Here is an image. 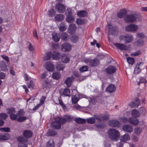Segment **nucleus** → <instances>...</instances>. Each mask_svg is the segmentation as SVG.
Wrapping results in <instances>:
<instances>
[{
	"label": "nucleus",
	"instance_id": "1",
	"mask_svg": "<svg viewBox=\"0 0 147 147\" xmlns=\"http://www.w3.org/2000/svg\"><path fill=\"white\" fill-rule=\"evenodd\" d=\"M55 119V121L51 123V127L55 129H59L60 128L61 124H63L67 122H70L73 120L74 118L71 116L66 115L63 118L57 117Z\"/></svg>",
	"mask_w": 147,
	"mask_h": 147
},
{
	"label": "nucleus",
	"instance_id": "2",
	"mask_svg": "<svg viewBox=\"0 0 147 147\" xmlns=\"http://www.w3.org/2000/svg\"><path fill=\"white\" fill-rule=\"evenodd\" d=\"M108 135L110 139L114 141H117L120 136L119 131L115 129H111L108 131Z\"/></svg>",
	"mask_w": 147,
	"mask_h": 147
},
{
	"label": "nucleus",
	"instance_id": "3",
	"mask_svg": "<svg viewBox=\"0 0 147 147\" xmlns=\"http://www.w3.org/2000/svg\"><path fill=\"white\" fill-rule=\"evenodd\" d=\"M142 18L141 16L136 14L130 15L125 17L124 20L127 23L133 22L137 20H139Z\"/></svg>",
	"mask_w": 147,
	"mask_h": 147
},
{
	"label": "nucleus",
	"instance_id": "4",
	"mask_svg": "<svg viewBox=\"0 0 147 147\" xmlns=\"http://www.w3.org/2000/svg\"><path fill=\"white\" fill-rule=\"evenodd\" d=\"M85 62L91 67L96 66L99 63V61L96 59H86L85 60Z\"/></svg>",
	"mask_w": 147,
	"mask_h": 147
},
{
	"label": "nucleus",
	"instance_id": "5",
	"mask_svg": "<svg viewBox=\"0 0 147 147\" xmlns=\"http://www.w3.org/2000/svg\"><path fill=\"white\" fill-rule=\"evenodd\" d=\"M108 34L111 36H114L117 33V30L115 27L113 26L111 24H108Z\"/></svg>",
	"mask_w": 147,
	"mask_h": 147
},
{
	"label": "nucleus",
	"instance_id": "6",
	"mask_svg": "<svg viewBox=\"0 0 147 147\" xmlns=\"http://www.w3.org/2000/svg\"><path fill=\"white\" fill-rule=\"evenodd\" d=\"M138 28V26L135 24H129L125 28V30L127 32H136Z\"/></svg>",
	"mask_w": 147,
	"mask_h": 147
},
{
	"label": "nucleus",
	"instance_id": "7",
	"mask_svg": "<svg viewBox=\"0 0 147 147\" xmlns=\"http://www.w3.org/2000/svg\"><path fill=\"white\" fill-rule=\"evenodd\" d=\"M18 117L17 121L19 122H22L27 119V117L25 116H22L24 115V113L23 111L20 110L17 113Z\"/></svg>",
	"mask_w": 147,
	"mask_h": 147
},
{
	"label": "nucleus",
	"instance_id": "8",
	"mask_svg": "<svg viewBox=\"0 0 147 147\" xmlns=\"http://www.w3.org/2000/svg\"><path fill=\"white\" fill-rule=\"evenodd\" d=\"M72 47V46L70 44L65 42L62 45L61 49L63 52H69L71 50Z\"/></svg>",
	"mask_w": 147,
	"mask_h": 147
},
{
	"label": "nucleus",
	"instance_id": "9",
	"mask_svg": "<svg viewBox=\"0 0 147 147\" xmlns=\"http://www.w3.org/2000/svg\"><path fill=\"white\" fill-rule=\"evenodd\" d=\"M55 8L59 12L63 13L65 11L66 7L63 4L58 3L56 4Z\"/></svg>",
	"mask_w": 147,
	"mask_h": 147
},
{
	"label": "nucleus",
	"instance_id": "10",
	"mask_svg": "<svg viewBox=\"0 0 147 147\" xmlns=\"http://www.w3.org/2000/svg\"><path fill=\"white\" fill-rule=\"evenodd\" d=\"M144 63L142 62H139L136 65L134 69L135 73L138 74L141 70L144 68Z\"/></svg>",
	"mask_w": 147,
	"mask_h": 147
},
{
	"label": "nucleus",
	"instance_id": "11",
	"mask_svg": "<svg viewBox=\"0 0 147 147\" xmlns=\"http://www.w3.org/2000/svg\"><path fill=\"white\" fill-rule=\"evenodd\" d=\"M45 67L47 70L49 71L52 72L55 69L54 65L52 63L49 61L46 63Z\"/></svg>",
	"mask_w": 147,
	"mask_h": 147
},
{
	"label": "nucleus",
	"instance_id": "12",
	"mask_svg": "<svg viewBox=\"0 0 147 147\" xmlns=\"http://www.w3.org/2000/svg\"><path fill=\"white\" fill-rule=\"evenodd\" d=\"M116 71L115 67L113 66H109L106 69V71L107 74H112L115 73Z\"/></svg>",
	"mask_w": 147,
	"mask_h": 147
},
{
	"label": "nucleus",
	"instance_id": "13",
	"mask_svg": "<svg viewBox=\"0 0 147 147\" xmlns=\"http://www.w3.org/2000/svg\"><path fill=\"white\" fill-rule=\"evenodd\" d=\"M122 129L124 131L128 133H131L133 130L132 127L129 125H123V126Z\"/></svg>",
	"mask_w": 147,
	"mask_h": 147
},
{
	"label": "nucleus",
	"instance_id": "14",
	"mask_svg": "<svg viewBox=\"0 0 147 147\" xmlns=\"http://www.w3.org/2000/svg\"><path fill=\"white\" fill-rule=\"evenodd\" d=\"M116 88L114 85L111 84L106 88V90L108 93H111L115 91Z\"/></svg>",
	"mask_w": 147,
	"mask_h": 147
},
{
	"label": "nucleus",
	"instance_id": "15",
	"mask_svg": "<svg viewBox=\"0 0 147 147\" xmlns=\"http://www.w3.org/2000/svg\"><path fill=\"white\" fill-rule=\"evenodd\" d=\"M109 124L113 127H119L120 122L116 120H112L109 122Z\"/></svg>",
	"mask_w": 147,
	"mask_h": 147
},
{
	"label": "nucleus",
	"instance_id": "16",
	"mask_svg": "<svg viewBox=\"0 0 147 147\" xmlns=\"http://www.w3.org/2000/svg\"><path fill=\"white\" fill-rule=\"evenodd\" d=\"M115 46L118 49L121 50H127V47L122 44L119 43H114Z\"/></svg>",
	"mask_w": 147,
	"mask_h": 147
},
{
	"label": "nucleus",
	"instance_id": "17",
	"mask_svg": "<svg viewBox=\"0 0 147 147\" xmlns=\"http://www.w3.org/2000/svg\"><path fill=\"white\" fill-rule=\"evenodd\" d=\"M74 78L73 76L68 77L65 80V83L67 87H70L71 85L72 82Z\"/></svg>",
	"mask_w": 147,
	"mask_h": 147
},
{
	"label": "nucleus",
	"instance_id": "18",
	"mask_svg": "<svg viewBox=\"0 0 147 147\" xmlns=\"http://www.w3.org/2000/svg\"><path fill=\"white\" fill-rule=\"evenodd\" d=\"M61 60L63 63H67L69 61L70 59L67 54H63L61 56Z\"/></svg>",
	"mask_w": 147,
	"mask_h": 147
},
{
	"label": "nucleus",
	"instance_id": "19",
	"mask_svg": "<svg viewBox=\"0 0 147 147\" xmlns=\"http://www.w3.org/2000/svg\"><path fill=\"white\" fill-rule=\"evenodd\" d=\"M139 105L140 102L137 99H136L134 102H131L129 104V106L132 108L138 107Z\"/></svg>",
	"mask_w": 147,
	"mask_h": 147
},
{
	"label": "nucleus",
	"instance_id": "20",
	"mask_svg": "<svg viewBox=\"0 0 147 147\" xmlns=\"http://www.w3.org/2000/svg\"><path fill=\"white\" fill-rule=\"evenodd\" d=\"M76 26L75 24H72L69 25L68 28V32L71 34L74 33L75 31Z\"/></svg>",
	"mask_w": 147,
	"mask_h": 147
},
{
	"label": "nucleus",
	"instance_id": "21",
	"mask_svg": "<svg viewBox=\"0 0 147 147\" xmlns=\"http://www.w3.org/2000/svg\"><path fill=\"white\" fill-rule=\"evenodd\" d=\"M133 37H120L119 40L122 41V42L128 43L133 40Z\"/></svg>",
	"mask_w": 147,
	"mask_h": 147
},
{
	"label": "nucleus",
	"instance_id": "22",
	"mask_svg": "<svg viewBox=\"0 0 147 147\" xmlns=\"http://www.w3.org/2000/svg\"><path fill=\"white\" fill-rule=\"evenodd\" d=\"M32 133L31 131L29 130H25L23 131V135L25 137L28 139L30 138L32 136Z\"/></svg>",
	"mask_w": 147,
	"mask_h": 147
},
{
	"label": "nucleus",
	"instance_id": "23",
	"mask_svg": "<svg viewBox=\"0 0 147 147\" xmlns=\"http://www.w3.org/2000/svg\"><path fill=\"white\" fill-rule=\"evenodd\" d=\"M129 123L131 124L134 125H137L138 123V121L136 118L131 117L129 118Z\"/></svg>",
	"mask_w": 147,
	"mask_h": 147
},
{
	"label": "nucleus",
	"instance_id": "24",
	"mask_svg": "<svg viewBox=\"0 0 147 147\" xmlns=\"http://www.w3.org/2000/svg\"><path fill=\"white\" fill-rule=\"evenodd\" d=\"M130 139V137L129 134H127L121 136L120 140L121 142H125L129 140Z\"/></svg>",
	"mask_w": 147,
	"mask_h": 147
},
{
	"label": "nucleus",
	"instance_id": "25",
	"mask_svg": "<svg viewBox=\"0 0 147 147\" xmlns=\"http://www.w3.org/2000/svg\"><path fill=\"white\" fill-rule=\"evenodd\" d=\"M10 138V136L7 133H5L2 134L0 135V140L1 141L8 140Z\"/></svg>",
	"mask_w": 147,
	"mask_h": 147
},
{
	"label": "nucleus",
	"instance_id": "26",
	"mask_svg": "<svg viewBox=\"0 0 147 147\" xmlns=\"http://www.w3.org/2000/svg\"><path fill=\"white\" fill-rule=\"evenodd\" d=\"M65 16L64 15L58 14H57L55 16V20L59 22L62 21L64 18Z\"/></svg>",
	"mask_w": 147,
	"mask_h": 147
},
{
	"label": "nucleus",
	"instance_id": "27",
	"mask_svg": "<svg viewBox=\"0 0 147 147\" xmlns=\"http://www.w3.org/2000/svg\"><path fill=\"white\" fill-rule=\"evenodd\" d=\"M0 69L2 71H5L7 70V67L3 61L0 62Z\"/></svg>",
	"mask_w": 147,
	"mask_h": 147
},
{
	"label": "nucleus",
	"instance_id": "28",
	"mask_svg": "<svg viewBox=\"0 0 147 147\" xmlns=\"http://www.w3.org/2000/svg\"><path fill=\"white\" fill-rule=\"evenodd\" d=\"M127 13L126 10L125 9H122L119 11L117 13V16L119 18H121Z\"/></svg>",
	"mask_w": 147,
	"mask_h": 147
},
{
	"label": "nucleus",
	"instance_id": "29",
	"mask_svg": "<svg viewBox=\"0 0 147 147\" xmlns=\"http://www.w3.org/2000/svg\"><path fill=\"white\" fill-rule=\"evenodd\" d=\"M66 28L65 23L64 22H61L59 25V29L60 31H64L66 30Z\"/></svg>",
	"mask_w": 147,
	"mask_h": 147
},
{
	"label": "nucleus",
	"instance_id": "30",
	"mask_svg": "<svg viewBox=\"0 0 147 147\" xmlns=\"http://www.w3.org/2000/svg\"><path fill=\"white\" fill-rule=\"evenodd\" d=\"M52 76L53 79L58 80L60 78L61 75L60 73L55 72L53 73Z\"/></svg>",
	"mask_w": 147,
	"mask_h": 147
},
{
	"label": "nucleus",
	"instance_id": "31",
	"mask_svg": "<svg viewBox=\"0 0 147 147\" xmlns=\"http://www.w3.org/2000/svg\"><path fill=\"white\" fill-rule=\"evenodd\" d=\"M131 114L133 117L136 118L139 116L140 113L136 109H134L131 111Z\"/></svg>",
	"mask_w": 147,
	"mask_h": 147
},
{
	"label": "nucleus",
	"instance_id": "32",
	"mask_svg": "<svg viewBox=\"0 0 147 147\" xmlns=\"http://www.w3.org/2000/svg\"><path fill=\"white\" fill-rule=\"evenodd\" d=\"M87 12L85 11H80L78 12L77 15L80 17H85L87 16Z\"/></svg>",
	"mask_w": 147,
	"mask_h": 147
},
{
	"label": "nucleus",
	"instance_id": "33",
	"mask_svg": "<svg viewBox=\"0 0 147 147\" xmlns=\"http://www.w3.org/2000/svg\"><path fill=\"white\" fill-rule=\"evenodd\" d=\"M66 20L68 23H71L74 21L75 18L72 15L67 16Z\"/></svg>",
	"mask_w": 147,
	"mask_h": 147
},
{
	"label": "nucleus",
	"instance_id": "34",
	"mask_svg": "<svg viewBox=\"0 0 147 147\" xmlns=\"http://www.w3.org/2000/svg\"><path fill=\"white\" fill-rule=\"evenodd\" d=\"M74 120L76 123H84L86 122L85 119L80 118H75Z\"/></svg>",
	"mask_w": 147,
	"mask_h": 147
},
{
	"label": "nucleus",
	"instance_id": "35",
	"mask_svg": "<svg viewBox=\"0 0 147 147\" xmlns=\"http://www.w3.org/2000/svg\"><path fill=\"white\" fill-rule=\"evenodd\" d=\"M60 58V55L58 52H54L52 56V59L54 60H58Z\"/></svg>",
	"mask_w": 147,
	"mask_h": 147
},
{
	"label": "nucleus",
	"instance_id": "36",
	"mask_svg": "<svg viewBox=\"0 0 147 147\" xmlns=\"http://www.w3.org/2000/svg\"><path fill=\"white\" fill-rule=\"evenodd\" d=\"M17 140L20 142H26L28 141V139L26 138H24L22 136H20L18 137Z\"/></svg>",
	"mask_w": 147,
	"mask_h": 147
},
{
	"label": "nucleus",
	"instance_id": "37",
	"mask_svg": "<svg viewBox=\"0 0 147 147\" xmlns=\"http://www.w3.org/2000/svg\"><path fill=\"white\" fill-rule=\"evenodd\" d=\"M70 90L67 88H65L63 90V94L65 96H70Z\"/></svg>",
	"mask_w": 147,
	"mask_h": 147
},
{
	"label": "nucleus",
	"instance_id": "38",
	"mask_svg": "<svg viewBox=\"0 0 147 147\" xmlns=\"http://www.w3.org/2000/svg\"><path fill=\"white\" fill-rule=\"evenodd\" d=\"M139 39H137V41L135 42L136 44L138 46H140L144 44L143 40L140 37H138Z\"/></svg>",
	"mask_w": 147,
	"mask_h": 147
},
{
	"label": "nucleus",
	"instance_id": "39",
	"mask_svg": "<svg viewBox=\"0 0 147 147\" xmlns=\"http://www.w3.org/2000/svg\"><path fill=\"white\" fill-rule=\"evenodd\" d=\"M56 13V11L53 9H49L48 11V14L49 16L53 17Z\"/></svg>",
	"mask_w": 147,
	"mask_h": 147
},
{
	"label": "nucleus",
	"instance_id": "40",
	"mask_svg": "<svg viewBox=\"0 0 147 147\" xmlns=\"http://www.w3.org/2000/svg\"><path fill=\"white\" fill-rule=\"evenodd\" d=\"M76 22L78 25H82L85 23V21L84 19L79 18L77 19Z\"/></svg>",
	"mask_w": 147,
	"mask_h": 147
},
{
	"label": "nucleus",
	"instance_id": "41",
	"mask_svg": "<svg viewBox=\"0 0 147 147\" xmlns=\"http://www.w3.org/2000/svg\"><path fill=\"white\" fill-rule=\"evenodd\" d=\"M7 113L10 115V116L13 113H16L15 109L13 108H11L7 109Z\"/></svg>",
	"mask_w": 147,
	"mask_h": 147
},
{
	"label": "nucleus",
	"instance_id": "42",
	"mask_svg": "<svg viewBox=\"0 0 147 147\" xmlns=\"http://www.w3.org/2000/svg\"><path fill=\"white\" fill-rule=\"evenodd\" d=\"M51 53L50 52L47 53L43 57V59L45 60H47L50 59L51 58Z\"/></svg>",
	"mask_w": 147,
	"mask_h": 147
},
{
	"label": "nucleus",
	"instance_id": "43",
	"mask_svg": "<svg viewBox=\"0 0 147 147\" xmlns=\"http://www.w3.org/2000/svg\"><path fill=\"white\" fill-rule=\"evenodd\" d=\"M79 100V98L77 96L73 95L72 96L71 100L73 103L75 104L77 103Z\"/></svg>",
	"mask_w": 147,
	"mask_h": 147
},
{
	"label": "nucleus",
	"instance_id": "44",
	"mask_svg": "<svg viewBox=\"0 0 147 147\" xmlns=\"http://www.w3.org/2000/svg\"><path fill=\"white\" fill-rule=\"evenodd\" d=\"M65 67V65L63 64H57L56 66V68L58 71H63Z\"/></svg>",
	"mask_w": 147,
	"mask_h": 147
},
{
	"label": "nucleus",
	"instance_id": "45",
	"mask_svg": "<svg viewBox=\"0 0 147 147\" xmlns=\"http://www.w3.org/2000/svg\"><path fill=\"white\" fill-rule=\"evenodd\" d=\"M57 134V132L54 130H49L47 132V134L49 136H55Z\"/></svg>",
	"mask_w": 147,
	"mask_h": 147
},
{
	"label": "nucleus",
	"instance_id": "46",
	"mask_svg": "<svg viewBox=\"0 0 147 147\" xmlns=\"http://www.w3.org/2000/svg\"><path fill=\"white\" fill-rule=\"evenodd\" d=\"M47 147H54V141L52 139H50L47 143Z\"/></svg>",
	"mask_w": 147,
	"mask_h": 147
},
{
	"label": "nucleus",
	"instance_id": "47",
	"mask_svg": "<svg viewBox=\"0 0 147 147\" xmlns=\"http://www.w3.org/2000/svg\"><path fill=\"white\" fill-rule=\"evenodd\" d=\"M73 11L72 9L70 8H69L67 9L65 13V15L67 16L72 15Z\"/></svg>",
	"mask_w": 147,
	"mask_h": 147
},
{
	"label": "nucleus",
	"instance_id": "48",
	"mask_svg": "<svg viewBox=\"0 0 147 147\" xmlns=\"http://www.w3.org/2000/svg\"><path fill=\"white\" fill-rule=\"evenodd\" d=\"M88 123L90 124H93L95 122V119L94 117H90L87 119Z\"/></svg>",
	"mask_w": 147,
	"mask_h": 147
},
{
	"label": "nucleus",
	"instance_id": "49",
	"mask_svg": "<svg viewBox=\"0 0 147 147\" xmlns=\"http://www.w3.org/2000/svg\"><path fill=\"white\" fill-rule=\"evenodd\" d=\"M142 131V129L139 127H136L134 129L135 133L138 135H140Z\"/></svg>",
	"mask_w": 147,
	"mask_h": 147
},
{
	"label": "nucleus",
	"instance_id": "50",
	"mask_svg": "<svg viewBox=\"0 0 147 147\" xmlns=\"http://www.w3.org/2000/svg\"><path fill=\"white\" fill-rule=\"evenodd\" d=\"M88 69V67L87 65L83 66L80 69V70L81 72L87 71Z\"/></svg>",
	"mask_w": 147,
	"mask_h": 147
},
{
	"label": "nucleus",
	"instance_id": "51",
	"mask_svg": "<svg viewBox=\"0 0 147 147\" xmlns=\"http://www.w3.org/2000/svg\"><path fill=\"white\" fill-rule=\"evenodd\" d=\"M18 117L17 113H16V114L15 113H13V114H11L10 116L11 119L13 120H15L17 119Z\"/></svg>",
	"mask_w": 147,
	"mask_h": 147
},
{
	"label": "nucleus",
	"instance_id": "52",
	"mask_svg": "<svg viewBox=\"0 0 147 147\" xmlns=\"http://www.w3.org/2000/svg\"><path fill=\"white\" fill-rule=\"evenodd\" d=\"M127 60L129 64L132 65L134 63V59L133 58L128 57L127 58Z\"/></svg>",
	"mask_w": 147,
	"mask_h": 147
},
{
	"label": "nucleus",
	"instance_id": "53",
	"mask_svg": "<svg viewBox=\"0 0 147 147\" xmlns=\"http://www.w3.org/2000/svg\"><path fill=\"white\" fill-rule=\"evenodd\" d=\"M0 130L2 131L9 132L10 131V129L9 127H3L0 128Z\"/></svg>",
	"mask_w": 147,
	"mask_h": 147
},
{
	"label": "nucleus",
	"instance_id": "54",
	"mask_svg": "<svg viewBox=\"0 0 147 147\" xmlns=\"http://www.w3.org/2000/svg\"><path fill=\"white\" fill-rule=\"evenodd\" d=\"M8 117V115L6 113H0V118H1L3 119H5L7 118Z\"/></svg>",
	"mask_w": 147,
	"mask_h": 147
},
{
	"label": "nucleus",
	"instance_id": "55",
	"mask_svg": "<svg viewBox=\"0 0 147 147\" xmlns=\"http://www.w3.org/2000/svg\"><path fill=\"white\" fill-rule=\"evenodd\" d=\"M50 81L48 80H46L43 82V86L44 87H46L49 84Z\"/></svg>",
	"mask_w": 147,
	"mask_h": 147
},
{
	"label": "nucleus",
	"instance_id": "56",
	"mask_svg": "<svg viewBox=\"0 0 147 147\" xmlns=\"http://www.w3.org/2000/svg\"><path fill=\"white\" fill-rule=\"evenodd\" d=\"M140 54V52L138 50L135 52L131 54V56H138Z\"/></svg>",
	"mask_w": 147,
	"mask_h": 147
},
{
	"label": "nucleus",
	"instance_id": "57",
	"mask_svg": "<svg viewBox=\"0 0 147 147\" xmlns=\"http://www.w3.org/2000/svg\"><path fill=\"white\" fill-rule=\"evenodd\" d=\"M46 99V97L45 96H42L40 98V105H42L44 103V102Z\"/></svg>",
	"mask_w": 147,
	"mask_h": 147
},
{
	"label": "nucleus",
	"instance_id": "58",
	"mask_svg": "<svg viewBox=\"0 0 147 147\" xmlns=\"http://www.w3.org/2000/svg\"><path fill=\"white\" fill-rule=\"evenodd\" d=\"M136 36L137 37H144L146 36L145 35L143 32H139L137 34Z\"/></svg>",
	"mask_w": 147,
	"mask_h": 147
},
{
	"label": "nucleus",
	"instance_id": "59",
	"mask_svg": "<svg viewBox=\"0 0 147 147\" xmlns=\"http://www.w3.org/2000/svg\"><path fill=\"white\" fill-rule=\"evenodd\" d=\"M70 39L73 42H76L78 40L77 37H70Z\"/></svg>",
	"mask_w": 147,
	"mask_h": 147
},
{
	"label": "nucleus",
	"instance_id": "60",
	"mask_svg": "<svg viewBox=\"0 0 147 147\" xmlns=\"http://www.w3.org/2000/svg\"><path fill=\"white\" fill-rule=\"evenodd\" d=\"M1 57L4 60L7 61V62L9 61V58L7 56L5 55H1Z\"/></svg>",
	"mask_w": 147,
	"mask_h": 147
},
{
	"label": "nucleus",
	"instance_id": "61",
	"mask_svg": "<svg viewBox=\"0 0 147 147\" xmlns=\"http://www.w3.org/2000/svg\"><path fill=\"white\" fill-rule=\"evenodd\" d=\"M27 86L28 88H30V87H31L32 88H33L34 87V84L33 83V82L31 81L30 82V83H28L27 84Z\"/></svg>",
	"mask_w": 147,
	"mask_h": 147
},
{
	"label": "nucleus",
	"instance_id": "62",
	"mask_svg": "<svg viewBox=\"0 0 147 147\" xmlns=\"http://www.w3.org/2000/svg\"><path fill=\"white\" fill-rule=\"evenodd\" d=\"M5 76V74L2 72H0V78L4 79Z\"/></svg>",
	"mask_w": 147,
	"mask_h": 147
},
{
	"label": "nucleus",
	"instance_id": "63",
	"mask_svg": "<svg viewBox=\"0 0 147 147\" xmlns=\"http://www.w3.org/2000/svg\"><path fill=\"white\" fill-rule=\"evenodd\" d=\"M146 82V80L144 78H141L140 79V81L138 83V85H139L141 83H145Z\"/></svg>",
	"mask_w": 147,
	"mask_h": 147
},
{
	"label": "nucleus",
	"instance_id": "64",
	"mask_svg": "<svg viewBox=\"0 0 147 147\" xmlns=\"http://www.w3.org/2000/svg\"><path fill=\"white\" fill-rule=\"evenodd\" d=\"M102 119L104 120H106L109 119V116L108 115H104L102 116Z\"/></svg>",
	"mask_w": 147,
	"mask_h": 147
}]
</instances>
